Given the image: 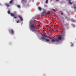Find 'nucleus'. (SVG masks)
Here are the masks:
<instances>
[{
	"mask_svg": "<svg viewBox=\"0 0 76 76\" xmlns=\"http://www.w3.org/2000/svg\"><path fill=\"white\" fill-rule=\"evenodd\" d=\"M52 10H53V12H56V10L54 9H52Z\"/></svg>",
	"mask_w": 76,
	"mask_h": 76,
	"instance_id": "nucleus-13",
	"label": "nucleus"
},
{
	"mask_svg": "<svg viewBox=\"0 0 76 76\" xmlns=\"http://www.w3.org/2000/svg\"><path fill=\"white\" fill-rule=\"evenodd\" d=\"M10 15L11 16H12V17L15 16V15L13 13H11Z\"/></svg>",
	"mask_w": 76,
	"mask_h": 76,
	"instance_id": "nucleus-8",
	"label": "nucleus"
},
{
	"mask_svg": "<svg viewBox=\"0 0 76 76\" xmlns=\"http://www.w3.org/2000/svg\"><path fill=\"white\" fill-rule=\"evenodd\" d=\"M7 13L8 14H10V12L9 11H7Z\"/></svg>",
	"mask_w": 76,
	"mask_h": 76,
	"instance_id": "nucleus-18",
	"label": "nucleus"
},
{
	"mask_svg": "<svg viewBox=\"0 0 76 76\" xmlns=\"http://www.w3.org/2000/svg\"><path fill=\"white\" fill-rule=\"evenodd\" d=\"M30 29L32 31H35L36 30L34 24H32L30 25Z\"/></svg>",
	"mask_w": 76,
	"mask_h": 76,
	"instance_id": "nucleus-2",
	"label": "nucleus"
},
{
	"mask_svg": "<svg viewBox=\"0 0 76 76\" xmlns=\"http://www.w3.org/2000/svg\"><path fill=\"white\" fill-rule=\"evenodd\" d=\"M22 0V1H24V0Z\"/></svg>",
	"mask_w": 76,
	"mask_h": 76,
	"instance_id": "nucleus-25",
	"label": "nucleus"
},
{
	"mask_svg": "<svg viewBox=\"0 0 76 76\" xmlns=\"http://www.w3.org/2000/svg\"><path fill=\"white\" fill-rule=\"evenodd\" d=\"M13 0H12L10 1L9 2L10 4H12V2H13Z\"/></svg>",
	"mask_w": 76,
	"mask_h": 76,
	"instance_id": "nucleus-9",
	"label": "nucleus"
},
{
	"mask_svg": "<svg viewBox=\"0 0 76 76\" xmlns=\"http://www.w3.org/2000/svg\"><path fill=\"white\" fill-rule=\"evenodd\" d=\"M68 3H69V4H72V3L71 2H70V1H69L68 2Z\"/></svg>",
	"mask_w": 76,
	"mask_h": 76,
	"instance_id": "nucleus-16",
	"label": "nucleus"
},
{
	"mask_svg": "<svg viewBox=\"0 0 76 76\" xmlns=\"http://www.w3.org/2000/svg\"><path fill=\"white\" fill-rule=\"evenodd\" d=\"M11 31V34H14V31H13V29H11V30H10L9 31V32H10Z\"/></svg>",
	"mask_w": 76,
	"mask_h": 76,
	"instance_id": "nucleus-7",
	"label": "nucleus"
},
{
	"mask_svg": "<svg viewBox=\"0 0 76 76\" xmlns=\"http://www.w3.org/2000/svg\"><path fill=\"white\" fill-rule=\"evenodd\" d=\"M18 18H20L21 21H22L23 20V18H22V17L20 15H18Z\"/></svg>",
	"mask_w": 76,
	"mask_h": 76,
	"instance_id": "nucleus-4",
	"label": "nucleus"
},
{
	"mask_svg": "<svg viewBox=\"0 0 76 76\" xmlns=\"http://www.w3.org/2000/svg\"><path fill=\"white\" fill-rule=\"evenodd\" d=\"M17 7H18V8H20V5H17Z\"/></svg>",
	"mask_w": 76,
	"mask_h": 76,
	"instance_id": "nucleus-14",
	"label": "nucleus"
},
{
	"mask_svg": "<svg viewBox=\"0 0 76 76\" xmlns=\"http://www.w3.org/2000/svg\"><path fill=\"white\" fill-rule=\"evenodd\" d=\"M56 1H59V0H56Z\"/></svg>",
	"mask_w": 76,
	"mask_h": 76,
	"instance_id": "nucleus-24",
	"label": "nucleus"
},
{
	"mask_svg": "<svg viewBox=\"0 0 76 76\" xmlns=\"http://www.w3.org/2000/svg\"><path fill=\"white\" fill-rule=\"evenodd\" d=\"M47 14V12H46V11H44L42 13V15H45Z\"/></svg>",
	"mask_w": 76,
	"mask_h": 76,
	"instance_id": "nucleus-5",
	"label": "nucleus"
},
{
	"mask_svg": "<svg viewBox=\"0 0 76 76\" xmlns=\"http://www.w3.org/2000/svg\"><path fill=\"white\" fill-rule=\"evenodd\" d=\"M61 39V37L60 36H59L58 38H56L55 39H51V42H59V41Z\"/></svg>",
	"mask_w": 76,
	"mask_h": 76,
	"instance_id": "nucleus-1",
	"label": "nucleus"
},
{
	"mask_svg": "<svg viewBox=\"0 0 76 76\" xmlns=\"http://www.w3.org/2000/svg\"><path fill=\"white\" fill-rule=\"evenodd\" d=\"M61 15H63V12H62L61 13Z\"/></svg>",
	"mask_w": 76,
	"mask_h": 76,
	"instance_id": "nucleus-21",
	"label": "nucleus"
},
{
	"mask_svg": "<svg viewBox=\"0 0 76 76\" xmlns=\"http://www.w3.org/2000/svg\"><path fill=\"white\" fill-rule=\"evenodd\" d=\"M74 8L75 9H76V7H75V4H74Z\"/></svg>",
	"mask_w": 76,
	"mask_h": 76,
	"instance_id": "nucleus-17",
	"label": "nucleus"
},
{
	"mask_svg": "<svg viewBox=\"0 0 76 76\" xmlns=\"http://www.w3.org/2000/svg\"><path fill=\"white\" fill-rule=\"evenodd\" d=\"M6 6H7V7H9L10 5H9V4H6Z\"/></svg>",
	"mask_w": 76,
	"mask_h": 76,
	"instance_id": "nucleus-10",
	"label": "nucleus"
},
{
	"mask_svg": "<svg viewBox=\"0 0 76 76\" xmlns=\"http://www.w3.org/2000/svg\"><path fill=\"white\" fill-rule=\"evenodd\" d=\"M68 25H69V24L68 23H66V26H68Z\"/></svg>",
	"mask_w": 76,
	"mask_h": 76,
	"instance_id": "nucleus-22",
	"label": "nucleus"
},
{
	"mask_svg": "<svg viewBox=\"0 0 76 76\" xmlns=\"http://www.w3.org/2000/svg\"><path fill=\"white\" fill-rule=\"evenodd\" d=\"M38 9L40 10V11H41V7H38Z\"/></svg>",
	"mask_w": 76,
	"mask_h": 76,
	"instance_id": "nucleus-11",
	"label": "nucleus"
},
{
	"mask_svg": "<svg viewBox=\"0 0 76 76\" xmlns=\"http://www.w3.org/2000/svg\"><path fill=\"white\" fill-rule=\"evenodd\" d=\"M19 20H18L17 21V23H19Z\"/></svg>",
	"mask_w": 76,
	"mask_h": 76,
	"instance_id": "nucleus-19",
	"label": "nucleus"
},
{
	"mask_svg": "<svg viewBox=\"0 0 76 76\" xmlns=\"http://www.w3.org/2000/svg\"><path fill=\"white\" fill-rule=\"evenodd\" d=\"M48 0H46V1H45V3H46L47 4V3H48Z\"/></svg>",
	"mask_w": 76,
	"mask_h": 76,
	"instance_id": "nucleus-15",
	"label": "nucleus"
},
{
	"mask_svg": "<svg viewBox=\"0 0 76 76\" xmlns=\"http://www.w3.org/2000/svg\"><path fill=\"white\" fill-rule=\"evenodd\" d=\"M46 14L47 15H50V11H48L47 13H46Z\"/></svg>",
	"mask_w": 76,
	"mask_h": 76,
	"instance_id": "nucleus-12",
	"label": "nucleus"
},
{
	"mask_svg": "<svg viewBox=\"0 0 76 76\" xmlns=\"http://www.w3.org/2000/svg\"><path fill=\"white\" fill-rule=\"evenodd\" d=\"M67 1H71V0H66Z\"/></svg>",
	"mask_w": 76,
	"mask_h": 76,
	"instance_id": "nucleus-23",
	"label": "nucleus"
},
{
	"mask_svg": "<svg viewBox=\"0 0 76 76\" xmlns=\"http://www.w3.org/2000/svg\"><path fill=\"white\" fill-rule=\"evenodd\" d=\"M14 19H16V18H17V17L14 16Z\"/></svg>",
	"mask_w": 76,
	"mask_h": 76,
	"instance_id": "nucleus-20",
	"label": "nucleus"
},
{
	"mask_svg": "<svg viewBox=\"0 0 76 76\" xmlns=\"http://www.w3.org/2000/svg\"><path fill=\"white\" fill-rule=\"evenodd\" d=\"M50 0V1H52V0Z\"/></svg>",
	"mask_w": 76,
	"mask_h": 76,
	"instance_id": "nucleus-26",
	"label": "nucleus"
},
{
	"mask_svg": "<svg viewBox=\"0 0 76 76\" xmlns=\"http://www.w3.org/2000/svg\"><path fill=\"white\" fill-rule=\"evenodd\" d=\"M45 37H46V38H50V39H51V37H50V36H47V35H45Z\"/></svg>",
	"mask_w": 76,
	"mask_h": 76,
	"instance_id": "nucleus-6",
	"label": "nucleus"
},
{
	"mask_svg": "<svg viewBox=\"0 0 76 76\" xmlns=\"http://www.w3.org/2000/svg\"><path fill=\"white\" fill-rule=\"evenodd\" d=\"M41 39H44V40H45L46 42H50V39H45V35H42V37L41 38Z\"/></svg>",
	"mask_w": 76,
	"mask_h": 76,
	"instance_id": "nucleus-3",
	"label": "nucleus"
}]
</instances>
